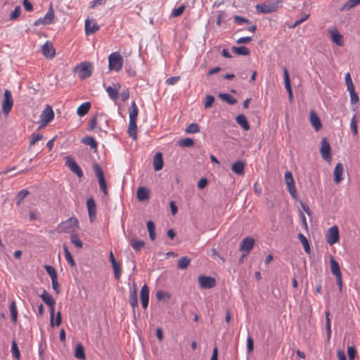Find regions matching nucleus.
<instances>
[{
  "label": "nucleus",
  "mask_w": 360,
  "mask_h": 360,
  "mask_svg": "<svg viewBox=\"0 0 360 360\" xmlns=\"http://www.w3.org/2000/svg\"><path fill=\"white\" fill-rule=\"evenodd\" d=\"M139 114V109L134 101H132L129 109V122L128 127V134L134 140L137 139L136 120Z\"/></svg>",
  "instance_id": "f257e3e1"
},
{
  "label": "nucleus",
  "mask_w": 360,
  "mask_h": 360,
  "mask_svg": "<svg viewBox=\"0 0 360 360\" xmlns=\"http://www.w3.org/2000/svg\"><path fill=\"white\" fill-rule=\"evenodd\" d=\"M79 227V221L76 217H70L68 219L58 224V233H72Z\"/></svg>",
  "instance_id": "f03ea898"
},
{
  "label": "nucleus",
  "mask_w": 360,
  "mask_h": 360,
  "mask_svg": "<svg viewBox=\"0 0 360 360\" xmlns=\"http://www.w3.org/2000/svg\"><path fill=\"white\" fill-rule=\"evenodd\" d=\"M123 65V58L118 51L110 53L108 56V67L110 70L119 72Z\"/></svg>",
  "instance_id": "7ed1b4c3"
},
{
  "label": "nucleus",
  "mask_w": 360,
  "mask_h": 360,
  "mask_svg": "<svg viewBox=\"0 0 360 360\" xmlns=\"http://www.w3.org/2000/svg\"><path fill=\"white\" fill-rule=\"evenodd\" d=\"M280 0H272L264 4H257L256 10L262 13H269L276 11L280 6Z\"/></svg>",
  "instance_id": "20e7f679"
},
{
  "label": "nucleus",
  "mask_w": 360,
  "mask_h": 360,
  "mask_svg": "<svg viewBox=\"0 0 360 360\" xmlns=\"http://www.w3.org/2000/svg\"><path fill=\"white\" fill-rule=\"evenodd\" d=\"M93 168H94L95 174L98 178L101 191L104 193V195H108V188H107V184H106V181H105L102 169L97 163H95L93 165Z\"/></svg>",
  "instance_id": "39448f33"
},
{
  "label": "nucleus",
  "mask_w": 360,
  "mask_h": 360,
  "mask_svg": "<svg viewBox=\"0 0 360 360\" xmlns=\"http://www.w3.org/2000/svg\"><path fill=\"white\" fill-rule=\"evenodd\" d=\"M75 72L80 79H85L91 75L92 65L90 63H82L76 67Z\"/></svg>",
  "instance_id": "423d86ee"
},
{
  "label": "nucleus",
  "mask_w": 360,
  "mask_h": 360,
  "mask_svg": "<svg viewBox=\"0 0 360 360\" xmlns=\"http://www.w3.org/2000/svg\"><path fill=\"white\" fill-rule=\"evenodd\" d=\"M40 297L42 300L50 307V323L51 326H53V317L55 315L54 305L56 304V301L46 290H44Z\"/></svg>",
  "instance_id": "0eeeda50"
},
{
  "label": "nucleus",
  "mask_w": 360,
  "mask_h": 360,
  "mask_svg": "<svg viewBox=\"0 0 360 360\" xmlns=\"http://www.w3.org/2000/svg\"><path fill=\"white\" fill-rule=\"evenodd\" d=\"M54 16V11L52 5H51L45 15L43 18H40L35 20L34 22V25L39 26L40 25H50L53 22Z\"/></svg>",
  "instance_id": "6e6552de"
},
{
  "label": "nucleus",
  "mask_w": 360,
  "mask_h": 360,
  "mask_svg": "<svg viewBox=\"0 0 360 360\" xmlns=\"http://www.w3.org/2000/svg\"><path fill=\"white\" fill-rule=\"evenodd\" d=\"M13 105V99L11 92L9 90H5L4 94V101L2 103V110L5 115H8Z\"/></svg>",
  "instance_id": "1a4fd4ad"
},
{
  "label": "nucleus",
  "mask_w": 360,
  "mask_h": 360,
  "mask_svg": "<svg viewBox=\"0 0 360 360\" xmlns=\"http://www.w3.org/2000/svg\"><path fill=\"white\" fill-rule=\"evenodd\" d=\"M198 283L200 287L202 289H210L216 285L215 278L209 276H200L198 277Z\"/></svg>",
  "instance_id": "9d476101"
},
{
  "label": "nucleus",
  "mask_w": 360,
  "mask_h": 360,
  "mask_svg": "<svg viewBox=\"0 0 360 360\" xmlns=\"http://www.w3.org/2000/svg\"><path fill=\"white\" fill-rule=\"evenodd\" d=\"M53 117L54 112L52 108L50 105H47L40 115V120L42 122V124L39 127V129L50 122Z\"/></svg>",
  "instance_id": "9b49d317"
},
{
  "label": "nucleus",
  "mask_w": 360,
  "mask_h": 360,
  "mask_svg": "<svg viewBox=\"0 0 360 360\" xmlns=\"http://www.w3.org/2000/svg\"><path fill=\"white\" fill-rule=\"evenodd\" d=\"M339 240V230L337 226H333L330 227L326 234L327 243L333 245Z\"/></svg>",
  "instance_id": "f8f14e48"
},
{
  "label": "nucleus",
  "mask_w": 360,
  "mask_h": 360,
  "mask_svg": "<svg viewBox=\"0 0 360 360\" xmlns=\"http://www.w3.org/2000/svg\"><path fill=\"white\" fill-rule=\"evenodd\" d=\"M65 165L70 168V169L77 174V176L79 178H81L83 176L84 174L80 168V167L78 165V164L75 162V160L70 156L66 157L65 160Z\"/></svg>",
  "instance_id": "ddd939ff"
},
{
  "label": "nucleus",
  "mask_w": 360,
  "mask_h": 360,
  "mask_svg": "<svg viewBox=\"0 0 360 360\" xmlns=\"http://www.w3.org/2000/svg\"><path fill=\"white\" fill-rule=\"evenodd\" d=\"M285 180L290 194L292 195V198H296L297 190L292 175L290 172L288 171L285 173Z\"/></svg>",
  "instance_id": "4468645a"
},
{
  "label": "nucleus",
  "mask_w": 360,
  "mask_h": 360,
  "mask_svg": "<svg viewBox=\"0 0 360 360\" xmlns=\"http://www.w3.org/2000/svg\"><path fill=\"white\" fill-rule=\"evenodd\" d=\"M255 245V240L250 237H246L242 240L240 244V250L243 252V255L249 254Z\"/></svg>",
  "instance_id": "2eb2a0df"
},
{
  "label": "nucleus",
  "mask_w": 360,
  "mask_h": 360,
  "mask_svg": "<svg viewBox=\"0 0 360 360\" xmlns=\"http://www.w3.org/2000/svg\"><path fill=\"white\" fill-rule=\"evenodd\" d=\"M320 153L322 158L326 160L330 161L331 159L330 146L326 138H323L321 140V146Z\"/></svg>",
  "instance_id": "dca6fc26"
},
{
  "label": "nucleus",
  "mask_w": 360,
  "mask_h": 360,
  "mask_svg": "<svg viewBox=\"0 0 360 360\" xmlns=\"http://www.w3.org/2000/svg\"><path fill=\"white\" fill-rule=\"evenodd\" d=\"M41 51L44 56L49 59L53 58L56 55V51L52 43L49 41H46L42 46Z\"/></svg>",
  "instance_id": "f3484780"
},
{
  "label": "nucleus",
  "mask_w": 360,
  "mask_h": 360,
  "mask_svg": "<svg viewBox=\"0 0 360 360\" xmlns=\"http://www.w3.org/2000/svg\"><path fill=\"white\" fill-rule=\"evenodd\" d=\"M141 302L143 309H146L149 302V288L146 284H144L140 292Z\"/></svg>",
  "instance_id": "a211bd4d"
},
{
  "label": "nucleus",
  "mask_w": 360,
  "mask_h": 360,
  "mask_svg": "<svg viewBox=\"0 0 360 360\" xmlns=\"http://www.w3.org/2000/svg\"><path fill=\"white\" fill-rule=\"evenodd\" d=\"M121 86L119 83L114 84L113 86H108L105 88V90L108 94V96L112 99L113 101H116L119 96V89H120Z\"/></svg>",
  "instance_id": "6ab92c4d"
},
{
  "label": "nucleus",
  "mask_w": 360,
  "mask_h": 360,
  "mask_svg": "<svg viewBox=\"0 0 360 360\" xmlns=\"http://www.w3.org/2000/svg\"><path fill=\"white\" fill-rule=\"evenodd\" d=\"M99 30V26L94 20L86 19L85 20V32L86 35L94 34Z\"/></svg>",
  "instance_id": "aec40b11"
},
{
  "label": "nucleus",
  "mask_w": 360,
  "mask_h": 360,
  "mask_svg": "<svg viewBox=\"0 0 360 360\" xmlns=\"http://www.w3.org/2000/svg\"><path fill=\"white\" fill-rule=\"evenodd\" d=\"M310 123L314 127L316 131H319L322 124L319 116L316 114L314 110H311L309 114Z\"/></svg>",
  "instance_id": "412c9836"
},
{
  "label": "nucleus",
  "mask_w": 360,
  "mask_h": 360,
  "mask_svg": "<svg viewBox=\"0 0 360 360\" xmlns=\"http://www.w3.org/2000/svg\"><path fill=\"white\" fill-rule=\"evenodd\" d=\"M150 191L145 186L139 187L136 193L137 198L141 202H144L149 199Z\"/></svg>",
  "instance_id": "4be33fe9"
},
{
  "label": "nucleus",
  "mask_w": 360,
  "mask_h": 360,
  "mask_svg": "<svg viewBox=\"0 0 360 360\" xmlns=\"http://www.w3.org/2000/svg\"><path fill=\"white\" fill-rule=\"evenodd\" d=\"M329 33L333 43L340 46H343V37L336 29L330 30Z\"/></svg>",
  "instance_id": "5701e85b"
},
{
  "label": "nucleus",
  "mask_w": 360,
  "mask_h": 360,
  "mask_svg": "<svg viewBox=\"0 0 360 360\" xmlns=\"http://www.w3.org/2000/svg\"><path fill=\"white\" fill-rule=\"evenodd\" d=\"M344 167L342 163H338L334 169V180L336 184H339L342 180V174Z\"/></svg>",
  "instance_id": "b1692460"
},
{
  "label": "nucleus",
  "mask_w": 360,
  "mask_h": 360,
  "mask_svg": "<svg viewBox=\"0 0 360 360\" xmlns=\"http://www.w3.org/2000/svg\"><path fill=\"white\" fill-rule=\"evenodd\" d=\"M164 165L163 159L161 153H158L153 157V167L155 171H160Z\"/></svg>",
  "instance_id": "393cba45"
},
{
  "label": "nucleus",
  "mask_w": 360,
  "mask_h": 360,
  "mask_svg": "<svg viewBox=\"0 0 360 360\" xmlns=\"http://www.w3.org/2000/svg\"><path fill=\"white\" fill-rule=\"evenodd\" d=\"M86 206L90 219L92 221L96 213V206L94 200L92 198L88 199L86 201Z\"/></svg>",
  "instance_id": "a878e982"
},
{
  "label": "nucleus",
  "mask_w": 360,
  "mask_h": 360,
  "mask_svg": "<svg viewBox=\"0 0 360 360\" xmlns=\"http://www.w3.org/2000/svg\"><path fill=\"white\" fill-rule=\"evenodd\" d=\"M245 164L243 161L238 160L233 163L231 169L234 173L238 175L244 174Z\"/></svg>",
  "instance_id": "bb28decb"
},
{
  "label": "nucleus",
  "mask_w": 360,
  "mask_h": 360,
  "mask_svg": "<svg viewBox=\"0 0 360 360\" xmlns=\"http://www.w3.org/2000/svg\"><path fill=\"white\" fill-rule=\"evenodd\" d=\"M236 122L245 130L250 129V124L248 122L246 117L244 115H238L236 117Z\"/></svg>",
  "instance_id": "cd10ccee"
},
{
  "label": "nucleus",
  "mask_w": 360,
  "mask_h": 360,
  "mask_svg": "<svg viewBox=\"0 0 360 360\" xmlns=\"http://www.w3.org/2000/svg\"><path fill=\"white\" fill-rule=\"evenodd\" d=\"M330 264L332 274L334 276H335V277H339L340 276H341V271L339 264L335 260V259L333 257H331L330 259Z\"/></svg>",
  "instance_id": "c85d7f7f"
},
{
  "label": "nucleus",
  "mask_w": 360,
  "mask_h": 360,
  "mask_svg": "<svg viewBox=\"0 0 360 360\" xmlns=\"http://www.w3.org/2000/svg\"><path fill=\"white\" fill-rule=\"evenodd\" d=\"M90 108L91 103L84 102L78 107L77 110V113L79 117H83L89 112Z\"/></svg>",
  "instance_id": "c756f323"
},
{
  "label": "nucleus",
  "mask_w": 360,
  "mask_h": 360,
  "mask_svg": "<svg viewBox=\"0 0 360 360\" xmlns=\"http://www.w3.org/2000/svg\"><path fill=\"white\" fill-rule=\"evenodd\" d=\"M129 302L132 308L138 307L139 302H138V298H137V290L136 287H134L131 291H130V298H129Z\"/></svg>",
  "instance_id": "7c9ffc66"
},
{
  "label": "nucleus",
  "mask_w": 360,
  "mask_h": 360,
  "mask_svg": "<svg viewBox=\"0 0 360 360\" xmlns=\"http://www.w3.org/2000/svg\"><path fill=\"white\" fill-rule=\"evenodd\" d=\"M75 356L78 359L83 360L85 359V353L84 347L81 343H77L75 348Z\"/></svg>",
  "instance_id": "2f4dec72"
},
{
  "label": "nucleus",
  "mask_w": 360,
  "mask_h": 360,
  "mask_svg": "<svg viewBox=\"0 0 360 360\" xmlns=\"http://www.w3.org/2000/svg\"><path fill=\"white\" fill-rule=\"evenodd\" d=\"M232 51L238 56H248L250 55V50L245 46H233Z\"/></svg>",
  "instance_id": "473e14b6"
},
{
  "label": "nucleus",
  "mask_w": 360,
  "mask_h": 360,
  "mask_svg": "<svg viewBox=\"0 0 360 360\" xmlns=\"http://www.w3.org/2000/svg\"><path fill=\"white\" fill-rule=\"evenodd\" d=\"M360 4V0H348L342 6V11H349Z\"/></svg>",
  "instance_id": "72a5a7b5"
},
{
  "label": "nucleus",
  "mask_w": 360,
  "mask_h": 360,
  "mask_svg": "<svg viewBox=\"0 0 360 360\" xmlns=\"http://www.w3.org/2000/svg\"><path fill=\"white\" fill-rule=\"evenodd\" d=\"M130 244L132 248L136 251L140 250L145 245V243L143 240L137 239H131L130 240Z\"/></svg>",
  "instance_id": "f704fd0d"
},
{
  "label": "nucleus",
  "mask_w": 360,
  "mask_h": 360,
  "mask_svg": "<svg viewBox=\"0 0 360 360\" xmlns=\"http://www.w3.org/2000/svg\"><path fill=\"white\" fill-rule=\"evenodd\" d=\"M191 263V259L188 257H182L178 261V268L179 269H186Z\"/></svg>",
  "instance_id": "c9c22d12"
},
{
  "label": "nucleus",
  "mask_w": 360,
  "mask_h": 360,
  "mask_svg": "<svg viewBox=\"0 0 360 360\" xmlns=\"http://www.w3.org/2000/svg\"><path fill=\"white\" fill-rule=\"evenodd\" d=\"M283 77H284L285 87L287 91L288 92L291 91L292 88H291V85H290V77H289L288 70L285 67L283 68Z\"/></svg>",
  "instance_id": "e433bc0d"
},
{
  "label": "nucleus",
  "mask_w": 360,
  "mask_h": 360,
  "mask_svg": "<svg viewBox=\"0 0 360 360\" xmlns=\"http://www.w3.org/2000/svg\"><path fill=\"white\" fill-rule=\"evenodd\" d=\"M325 315H326L325 328H326L328 338L330 339V336H331V328H330V319L329 318L330 312L328 310L325 311Z\"/></svg>",
  "instance_id": "4c0bfd02"
},
{
  "label": "nucleus",
  "mask_w": 360,
  "mask_h": 360,
  "mask_svg": "<svg viewBox=\"0 0 360 360\" xmlns=\"http://www.w3.org/2000/svg\"><path fill=\"white\" fill-rule=\"evenodd\" d=\"M219 97L229 105H234L237 102L236 99L229 94H220Z\"/></svg>",
  "instance_id": "58836bf2"
},
{
  "label": "nucleus",
  "mask_w": 360,
  "mask_h": 360,
  "mask_svg": "<svg viewBox=\"0 0 360 360\" xmlns=\"http://www.w3.org/2000/svg\"><path fill=\"white\" fill-rule=\"evenodd\" d=\"M82 141L83 143L89 146L91 148H96L97 146L96 140L91 136L84 137Z\"/></svg>",
  "instance_id": "ea45409f"
},
{
  "label": "nucleus",
  "mask_w": 360,
  "mask_h": 360,
  "mask_svg": "<svg viewBox=\"0 0 360 360\" xmlns=\"http://www.w3.org/2000/svg\"><path fill=\"white\" fill-rule=\"evenodd\" d=\"M111 264L113 269L115 278L118 280L120 278L122 274L120 265L117 262H113Z\"/></svg>",
  "instance_id": "a19ab883"
},
{
  "label": "nucleus",
  "mask_w": 360,
  "mask_h": 360,
  "mask_svg": "<svg viewBox=\"0 0 360 360\" xmlns=\"http://www.w3.org/2000/svg\"><path fill=\"white\" fill-rule=\"evenodd\" d=\"M10 311L12 321L15 322L18 318V310L15 302L14 301H12L10 304Z\"/></svg>",
  "instance_id": "79ce46f5"
},
{
  "label": "nucleus",
  "mask_w": 360,
  "mask_h": 360,
  "mask_svg": "<svg viewBox=\"0 0 360 360\" xmlns=\"http://www.w3.org/2000/svg\"><path fill=\"white\" fill-rule=\"evenodd\" d=\"M13 356L18 360L20 359V353L18 345L15 340H13L11 349Z\"/></svg>",
  "instance_id": "37998d69"
},
{
  "label": "nucleus",
  "mask_w": 360,
  "mask_h": 360,
  "mask_svg": "<svg viewBox=\"0 0 360 360\" xmlns=\"http://www.w3.org/2000/svg\"><path fill=\"white\" fill-rule=\"evenodd\" d=\"M70 240L77 248H81L83 245L82 242L79 239L77 233H72L70 236Z\"/></svg>",
  "instance_id": "c03bdc74"
},
{
  "label": "nucleus",
  "mask_w": 360,
  "mask_h": 360,
  "mask_svg": "<svg viewBox=\"0 0 360 360\" xmlns=\"http://www.w3.org/2000/svg\"><path fill=\"white\" fill-rule=\"evenodd\" d=\"M199 131L200 127L197 123H191L186 129V132L188 134H194Z\"/></svg>",
  "instance_id": "a18cd8bd"
},
{
  "label": "nucleus",
  "mask_w": 360,
  "mask_h": 360,
  "mask_svg": "<svg viewBox=\"0 0 360 360\" xmlns=\"http://www.w3.org/2000/svg\"><path fill=\"white\" fill-rule=\"evenodd\" d=\"M63 250H64V252H65V257L67 260V262L72 266H75V262L70 252V251L68 250V248L67 246H64L63 247Z\"/></svg>",
  "instance_id": "49530a36"
},
{
  "label": "nucleus",
  "mask_w": 360,
  "mask_h": 360,
  "mask_svg": "<svg viewBox=\"0 0 360 360\" xmlns=\"http://www.w3.org/2000/svg\"><path fill=\"white\" fill-rule=\"evenodd\" d=\"M179 145L181 147H191L194 145V141L191 138L183 139L179 141Z\"/></svg>",
  "instance_id": "de8ad7c7"
},
{
  "label": "nucleus",
  "mask_w": 360,
  "mask_h": 360,
  "mask_svg": "<svg viewBox=\"0 0 360 360\" xmlns=\"http://www.w3.org/2000/svg\"><path fill=\"white\" fill-rule=\"evenodd\" d=\"M298 238L300 239V242L303 245L305 252H309L310 248H309V245L307 238L302 233H299Z\"/></svg>",
  "instance_id": "09e8293b"
},
{
  "label": "nucleus",
  "mask_w": 360,
  "mask_h": 360,
  "mask_svg": "<svg viewBox=\"0 0 360 360\" xmlns=\"http://www.w3.org/2000/svg\"><path fill=\"white\" fill-rule=\"evenodd\" d=\"M29 194V191L27 190L23 189L18 192L17 195V205H20L22 200L27 196Z\"/></svg>",
  "instance_id": "8fccbe9b"
},
{
  "label": "nucleus",
  "mask_w": 360,
  "mask_h": 360,
  "mask_svg": "<svg viewBox=\"0 0 360 360\" xmlns=\"http://www.w3.org/2000/svg\"><path fill=\"white\" fill-rule=\"evenodd\" d=\"M350 129L354 135H356L358 134L357 121H356V117L355 115L351 119Z\"/></svg>",
  "instance_id": "3c124183"
},
{
  "label": "nucleus",
  "mask_w": 360,
  "mask_h": 360,
  "mask_svg": "<svg viewBox=\"0 0 360 360\" xmlns=\"http://www.w3.org/2000/svg\"><path fill=\"white\" fill-rule=\"evenodd\" d=\"M20 13H21V8H20V6H18L15 8L14 11L11 13L10 20H17L18 18L20 16Z\"/></svg>",
  "instance_id": "603ef678"
},
{
  "label": "nucleus",
  "mask_w": 360,
  "mask_h": 360,
  "mask_svg": "<svg viewBox=\"0 0 360 360\" xmlns=\"http://www.w3.org/2000/svg\"><path fill=\"white\" fill-rule=\"evenodd\" d=\"M44 268L47 274L49 275L51 279L57 277L56 269L52 266L46 265Z\"/></svg>",
  "instance_id": "864d4df0"
},
{
  "label": "nucleus",
  "mask_w": 360,
  "mask_h": 360,
  "mask_svg": "<svg viewBox=\"0 0 360 360\" xmlns=\"http://www.w3.org/2000/svg\"><path fill=\"white\" fill-rule=\"evenodd\" d=\"M43 136L40 134H33L31 136L30 141V146H34L37 141L42 139Z\"/></svg>",
  "instance_id": "5fc2aeb1"
},
{
  "label": "nucleus",
  "mask_w": 360,
  "mask_h": 360,
  "mask_svg": "<svg viewBox=\"0 0 360 360\" xmlns=\"http://www.w3.org/2000/svg\"><path fill=\"white\" fill-rule=\"evenodd\" d=\"M233 21L238 25H243L244 23H250V20L240 15H235Z\"/></svg>",
  "instance_id": "6e6d98bb"
},
{
  "label": "nucleus",
  "mask_w": 360,
  "mask_h": 360,
  "mask_svg": "<svg viewBox=\"0 0 360 360\" xmlns=\"http://www.w3.org/2000/svg\"><path fill=\"white\" fill-rule=\"evenodd\" d=\"M184 10H185V6L184 5L180 6L178 8H175L172 11V15L173 17L180 16L184 11Z\"/></svg>",
  "instance_id": "4d7b16f0"
},
{
  "label": "nucleus",
  "mask_w": 360,
  "mask_h": 360,
  "mask_svg": "<svg viewBox=\"0 0 360 360\" xmlns=\"http://www.w3.org/2000/svg\"><path fill=\"white\" fill-rule=\"evenodd\" d=\"M214 101V97L211 95H207L205 97V102L204 104L205 108L207 109L210 108Z\"/></svg>",
  "instance_id": "13d9d810"
},
{
  "label": "nucleus",
  "mask_w": 360,
  "mask_h": 360,
  "mask_svg": "<svg viewBox=\"0 0 360 360\" xmlns=\"http://www.w3.org/2000/svg\"><path fill=\"white\" fill-rule=\"evenodd\" d=\"M179 79H180L179 76L171 77L166 79L165 84L167 85H174L179 81Z\"/></svg>",
  "instance_id": "bf43d9fd"
},
{
  "label": "nucleus",
  "mask_w": 360,
  "mask_h": 360,
  "mask_svg": "<svg viewBox=\"0 0 360 360\" xmlns=\"http://www.w3.org/2000/svg\"><path fill=\"white\" fill-rule=\"evenodd\" d=\"M309 13L304 14L300 18H299L294 22V24L291 26V27H295L298 26L303 22H304L309 18Z\"/></svg>",
  "instance_id": "052dcab7"
},
{
  "label": "nucleus",
  "mask_w": 360,
  "mask_h": 360,
  "mask_svg": "<svg viewBox=\"0 0 360 360\" xmlns=\"http://www.w3.org/2000/svg\"><path fill=\"white\" fill-rule=\"evenodd\" d=\"M347 354L349 360H354L356 354V349L354 347H349L347 349Z\"/></svg>",
  "instance_id": "680f3d73"
},
{
  "label": "nucleus",
  "mask_w": 360,
  "mask_h": 360,
  "mask_svg": "<svg viewBox=\"0 0 360 360\" xmlns=\"http://www.w3.org/2000/svg\"><path fill=\"white\" fill-rule=\"evenodd\" d=\"M349 96H350L351 104L354 105V104H356L359 102V97L356 92L350 94Z\"/></svg>",
  "instance_id": "e2e57ef3"
},
{
  "label": "nucleus",
  "mask_w": 360,
  "mask_h": 360,
  "mask_svg": "<svg viewBox=\"0 0 360 360\" xmlns=\"http://www.w3.org/2000/svg\"><path fill=\"white\" fill-rule=\"evenodd\" d=\"M156 297L158 300H161L166 297L168 298L169 295L163 290H158L156 292Z\"/></svg>",
  "instance_id": "0e129e2a"
},
{
  "label": "nucleus",
  "mask_w": 360,
  "mask_h": 360,
  "mask_svg": "<svg viewBox=\"0 0 360 360\" xmlns=\"http://www.w3.org/2000/svg\"><path fill=\"white\" fill-rule=\"evenodd\" d=\"M52 287L53 290L58 293L59 292V284L58 282V277L51 278Z\"/></svg>",
  "instance_id": "69168bd1"
},
{
  "label": "nucleus",
  "mask_w": 360,
  "mask_h": 360,
  "mask_svg": "<svg viewBox=\"0 0 360 360\" xmlns=\"http://www.w3.org/2000/svg\"><path fill=\"white\" fill-rule=\"evenodd\" d=\"M251 37H243L237 39L236 42L238 44H248L251 41Z\"/></svg>",
  "instance_id": "338daca9"
},
{
  "label": "nucleus",
  "mask_w": 360,
  "mask_h": 360,
  "mask_svg": "<svg viewBox=\"0 0 360 360\" xmlns=\"http://www.w3.org/2000/svg\"><path fill=\"white\" fill-rule=\"evenodd\" d=\"M23 6L27 11L33 10L32 4L28 0H23Z\"/></svg>",
  "instance_id": "774afa93"
}]
</instances>
